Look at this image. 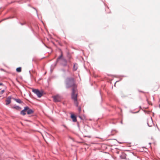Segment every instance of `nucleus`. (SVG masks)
Here are the masks:
<instances>
[{
	"mask_svg": "<svg viewBox=\"0 0 160 160\" xmlns=\"http://www.w3.org/2000/svg\"><path fill=\"white\" fill-rule=\"evenodd\" d=\"M75 80L72 78H68L66 80V87L67 88L72 87V98L73 101L76 106H78V101L77 100L78 92L76 89L77 86L75 84Z\"/></svg>",
	"mask_w": 160,
	"mask_h": 160,
	"instance_id": "nucleus-1",
	"label": "nucleus"
},
{
	"mask_svg": "<svg viewBox=\"0 0 160 160\" xmlns=\"http://www.w3.org/2000/svg\"><path fill=\"white\" fill-rule=\"evenodd\" d=\"M32 91L36 94L39 98H40L42 95V92H40L38 89H32Z\"/></svg>",
	"mask_w": 160,
	"mask_h": 160,
	"instance_id": "nucleus-2",
	"label": "nucleus"
},
{
	"mask_svg": "<svg viewBox=\"0 0 160 160\" xmlns=\"http://www.w3.org/2000/svg\"><path fill=\"white\" fill-rule=\"evenodd\" d=\"M53 98L55 102H60L62 99L61 97L59 95H57L53 96Z\"/></svg>",
	"mask_w": 160,
	"mask_h": 160,
	"instance_id": "nucleus-3",
	"label": "nucleus"
},
{
	"mask_svg": "<svg viewBox=\"0 0 160 160\" xmlns=\"http://www.w3.org/2000/svg\"><path fill=\"white\" fill-rule=\"evenodd\" d=\"M62 57V55L61 54L59 57L58 58L57 61H58L59 60L61 59V62L62 64L64 66H66L67 64V61L65 59H61Z\"/></svg>",
	"mask_w": 160,
	"mask_h": 160,
	"instance_id": "nucleus-4",
	"label": "nucleus"
},
{
	"mask_svg": "<svg viewBox=\"0 0 160 160\" xmlns=\"http://www.w3.org/2000/svg\"><path fill=\"white\" fill-rule=\"evenodd\" d=\"M11 97H8L7 98V99L6 100V105H8L11 102Z\"/></svg>",
	"mask_w": 160,
	"mask_h": 160,
	"instance_id": "nucleus-5",
	"label": "nucleus"
},
{
	"mask_svg": "<svg viewBox=\"0 0 160 160\" xmlns=\"http://www.w3.org/2000/svg\"><path fill=\"white\" fill-rule=\"evenodd\" d=\"M28 109V107H26L24 108V110H22L21 112V114L22 115H25L26 113H25V112H26L27 111V109Z\"/></svg>",
	"mask_w": 160,
	"mask_h": 160,
	"instance_id": "nucleus-6",
	"label": "nucleus"
},
{
	"mask_svg": "<svg viewBox=\"0 0 160 160\" xmlns=\"http://www.w3.org/2000/svg\"><path fill=\"white\" fill-rule=\"evenodd\" d=\"M26 112H27V114H31L33 113V111L31 109L29 108L28 107V109H27Z\"/></svg>",
	"mask_w": 160,
	"mask_h": 160,
	"instance_id": "nucleus-7",
	"label": "nucleus"
},
{
	"mask_svg": "<svg viewBox=\"0 0 160 160\" xmlns=\"http://www.w3.org/2000/svg\"><path fill=\"white\" fill-rule=\"evenodd\" d=\"M71 117L72 119L73 122H76L77 121L76 117L74 114H72L71 115Z\"/></svg>",
	"mask_w": 160,
	"mask_h": 160,
	"instance_id": "nucleus-8",
	"label": "nucleus"
},
{
	"mask_svg": "<svg viewBox=\"0 0 160 160\" xmlns=\"http://www.w3.org/2000/svg\"><path fill=\"white\" fill-rule=\"evenodd\" d=\"M78 64H77L75 63L73 66V70L74 71H76L78 69Z\"/></svg>",
	"mask_w": 160,
	"mask_h": 160,
	"instance_id": "nucleus-9",
	"label": "nucleus"
},
{
	"mask_svg": "<svg viewBox=\"0 0 160 160\" xmlns=\"http://www.w3.org/2000/svg\"><path fill=\"white\" fill-rule=\"evenodd\" d=\"M12 108H14V109H16V110H20L21 108L20 107H19V106H14V107H12Z\"/></svg>",
	"mask_w": 160,
	"mask_h": 160,
	"instance_id": "nucleus-10",
	"label": "nucleus"
},
{
	"mask_svg": "<svg viewBox=\"0 0 160 160\" xmlns=\"http://www.w3.org/2000/svg\"><path fill=\"white\" fill-rule=\"evenodd\" d=\"M15 101L18 103H21L22 102V101L19 99H15Z\"/></svg>",
	"mask_w": 160,
	"mask_h": 160,
	"instance_id": "nucleus-11",
	"label": "nucleus"
},
{
	"mask_svg": "<svg viewBox=\"0 0 160 160\" xmlns=\"http://www.w3.org/2000/svg\"><path fill=\"white\" fill-rule=\"evenodd\" d=\"M16 71L18 72H20L21 71V68L19 67L16 69Z\"/></svg>",
	"mask_w": 160,
	"mask_h": 160,
	"instance_id": "nucleus-12",
	"label": "nucleus"
},
{
	"mask_svg": "<svg viewBox=\"0 0 160 160\" xmlns=\"http://www.w3.org/2000/svg\"><path fill=\"white\" fill-rule=\"evenodd\" d=\"M4 92H5L4 90H2V91L0 92V93L1 94H3V93Z\"/></svg>",
	"mask_w": 160,
	"mask_h": 160,
	"instance_id": "nucleus-13",
	"label": "nucleus"
},
{
	"mask_svg": "<svg viewBox=\"0 0 160 160\" xmlns=\"http://www.w3.org/2000/svg\"><path fill=\"white\" fill-rule=\"evenodd\" d=\"M78 110L79 112H80L81 111V108L80 107H79Z\"/></svg>",
	"mask_w": 160,
	"mask_h": 160,
	"instance_id": "nucleus-14",
	"label": "nucleus"
},
{
	"mask_svg": "<svg viewBox=\"0 0 160 160\" xmlns=\"http://www.w3.org/2000/svg\"><path fill=\"white\" fill-rule=\"evenodd\" d=\"M147 102H148V103L149 104H151V102L149 101L148 100H147Z\"/></svg>",
	"mask_w": 160,
	"mask_h": 160,
	"instance_id": "nucleus-15",
	"label": "nucleus"
},
{
	"mask_svg": "<svg viewBox=\"0 0 160 160\" xmlns=\"http://www.w3.org/2000/svg\"><path fill=\"white\" fill-rule=\"evenodd\" d=\"M2 83H0V85H2Z\"/></svg>",
	"mask_w": 160,
	"mask_h": 160,
	"instance_id": "nucleus-16",
	"label": "nucleus"
},
{
	"mask_svg": "<svg viewBox=\"0 0 160 160\" xmlns=\"http://www.w3.org/2000/svg\"><path fill=\"white\" fill-rule=\"evenodd\" d=\"M159 108H160V104L159 105Z\"/></svg>",
	"mask_w": 160,
	"mask_h": 160,
	"instance_id": "nucleus-17",
	"label": "nucleus"
},
{
	"mask_svg": "<svg viewBox=\"0 0 160 160\" xmlns=\"http://www.w3.org/2000/svg\"><path fill=\"white\" fill-rule=\"evenodd\" d=\"M79 117L80 118H81V117H80V116H79Z\"/></svg>",
	"mask_w": 160,
	"mask_h": 160,
	"instance_id": "nucleus-18",
	"label": "nucleus"
}]
</instances>
